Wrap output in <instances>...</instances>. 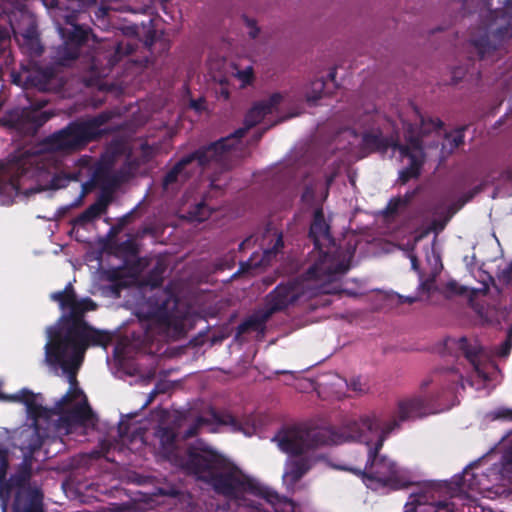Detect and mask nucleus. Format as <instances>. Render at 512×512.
Masks as SVG:
<instances>
[{"instance_id":"obj_21","label":"nucleus","mask_w":512,"mask_h":512,"mask_svg":"<svg viewBox=\"0 0 512 512\" xmlns=\"http://www.w3.org/2000/svg\"><path fill=\"white\" fill-rule=\"evenodd\" d=\"M330 227L325 221L324 213L321 209H317L314 213L312 223L309 229V237L313 240L316 248L320 246V239H329Z\"/></svg>"},{"instance_id":"obj_61","label":"nucleus","mask_w":512,"mask_h":512,"mask_svg":"<svg viewBox=\"0 0 512 512\" xmlns=\"http://www.w3.org/2000/svg\"><path fill=\"white\" fill-rule=\"evenodd\" d=\"M51 7L52 8H56L58 10H61L62 6H61L60 0H53L52 3H51Z\"/></svg>"},{"instance_id":"obj_45","label":"nucleus","mask_w":512,"mask_h":512,"mask_svg":"<svg viewBox=\"0 0 512 512\" xmlns=\"http://www.w3.org/2000/svg\"><path fill=\"white\" fill-rule=\"evenodd\" d=\"M434 287V279H426L425 281L421 282L420 289L423 292H430Z\"/></svg>"},{"instance_id":"obj_30","label":"nucleus","mask_w":512,"mask_h":512,"mask_svg":"<svg viewBox=\"0 0 512 512\" xmlns=\"http://www.w3.org/2000/svg\"><path fill=\"white\" fill-rule=\"evenodd\" d=\"M107 210L101 203L97 200L95 203L91 204L80 216L79 220L82 222H90L93 219L99 217L101 214L105 213Z\"/></svg>"},{"instance_id":"obj_18","label":"nucleus","mask_w":512,"mask_h":512,"mask_svg":"<svg viewBox=\"0 0 512 512\" xmlns=\"http://www.w3.org/2000/svg\"><path fill=\"white\" fill-rule=\"evenodd\" d=\"M311 468L308 458H298L289 461L285 466L283 479L290 485H295Z\"/></svg>"},{"instance_id":"obj_32","label":"nucleus","mask_w":512,"mask_h":512,"mask_svg":"<svg viewBox=\"0 0 512 512\" xmlns=\"http://www.w3.org/2000/svg\"><path fill=\"white\" fill-rule=\"evenodd\" d=\"M466 127L457 129L453 134L449 133L445 135L446 140L450 144V151L457 149L464 144V131Z\"/></svg>"},{"instance_id":"obj_57","label":"nucleus","mask_w":512,"mask_h":512,"mask_svg":"<svg viewBox=\"0 0 512 512\" xmlns=\"http://www.w3.org/2000/svg\"><path fill=\"white\" fill-rule=\"evenodd\" d=\"M411 264H412V268L414 270H418L419 264H418V259H417V257L415 255L411 256Z\"/></svg>"},{"instance_id":"obj_58","label":"nucleus","mask_w":512,"mask_h":512,"mask_svg":"<svg viewBox=\"0 0 512 512\" xmlns=\"http://www.w3.org/2000/svg\"><path fill=\"white\" fill-rule=\"evenodd\" d=\"M432 383L431 379H425L421 382L420 388L424 391Z\"/></svg>"},{"instance_id":"obj_36","label":"nucleus","mask_w":512,"mask_h":512,"mask_svg":"<svg viewBox=\"0 0 512 512\" xmlns=\"http://www.w3.org/2000/svg\"><path fill=\"white\" fill-rule=\"evenodd\" d=\"M488 416L492 420H512V408H498L491 411Z\"/></svg>"},{"instance_id":"obj_4","label":"nucleus","mask_w":512,"mask_h":512,"mask_svg":"<svg viewBox=\"0 0 512 512\" xmlns=\"http://www.w3.org/2000/svg\"><path fill=\"white\" fill-rule=\"evenodd\" d=\"M113 117L112 112L102 111L99 114L70 122L66 127L54 132L43 141L47 150L74 153L84 149L89 143L100 139L105 130L102 129Z\"/></svg>"},{"instance_id":"obj_41","label":"nucleus","mask_w":512,"mask_h":512,"mask_svg":"<svg viewBox=\"0 0 512 512\" xmlns=\"http://www.w3.org/2000/svg\"><path fill=\"white\" fill-rule=\"evenodd\" d=\"M114 192L109 190H101V193L97 199L99 203H101L104 207L108 208L109 204L113 200Z\"/></svg>"},{"instance_id":"obj_23","label":"nucleus","mask_w":512,"mask_h":512,"mask_svg":"<svg viewBox=\"0 0 512 512\" xmlns=\"http://www.w3.org/2000/svg\"><path fill=\"white\" fill-rule=\"evenodd\" d=\"M95 179L101 190H109L114 192L120 185V177L109 171H97Z\"/></svg>"},{"instance_id":"obj_20","label":"nucleus","mask_w":512,"mask_h":512,"mask_svg":"<svg viewBox=\"0 0 512 512\" xmlns=\"http://www.w3.org/2000/svg\"><path fill=\"white\" fill-rule=\"evenodd\" d=\"M8 469V460L5 455H0V501L3 512L7 511L13 491L16 487L6 478Z\"/></svg>"},{"instance_id":"obj_55","label":"nucleus","mask_w":512,"mask_h":512,"mask_svg":"<svg viewBox=\"0 0 512 512\" xmlns=\"http://www.w3.org/2000/svg\"><path fill=\"white\" fill-rule=\"evenodd\" d=\"M133 214H134V210L125 214L122 218H121V223L122 224H128L131 222V219L133 217Z\"/></svg>"},{"instance_id":"obj_2","label":"nucleus","mask_w":512,"mask_h":512,"mask_svg":"<svg viewBox=\"0 0 512 512\" xmlns=\"http://www.w3.org/2000/svg\"><path fill=\"white\" fill-rule=\"evenodd\" d=\"M50 298L67 310L57 324L47 328L48 341L45 345V358L51 365H60L70 374V382L76 385L75 373L90 346L106 349L113 340V334L88 324L85 314L97 309V304L89 297L78 299L74 287L68 283L61 291L53 292ZM83 391L71 386L56 403L55 413H63L64 408L83 396Z\"/></svg>"},{"instance_id":"obj_17","label":"nucleus","mask_w":512,"mask_h":512,"mask_svg":"<svg viewBox=\"0 0 512 512\" xmlns=\"http://www.w3.org/2000/svg\"><path fill=\"white\" fill-rule=\"evenodd\" d=\"M272 316L265 308L247 317L242 321L236 330V335L240 336L249 332H258L264 334L266 323Z\"/></svg>"},{"instance_id":"obj_37","label":"nucleus","mask_w":512,"mask_h":512,"mask_svg":"<svg viewBox=\"0 0 512 512\" xmlns=\"http://www.w3.org/2000/svg\"><path fill=\"white\" fill-rule=\"evenodd\" d=\"M421 122H422L424 133L430 132V131L438 132L444 126V123L439 118H435V119L430 118L427 122L424 118H422Z\"/></svg>"},{"instance_id":"obj_28","label":"nucleus","mask_w":512,"mask_h":512,"mask_svg":"<svg viewBox=\"0 0 512 512\" xmlns=\"http://www.w3.org/2000/svg\"><path fill=\"white\" fill-rule=\"evenodd\" d=\"M30 478L31 471L28 467H24L17 471L15 474H12L10 476L9 480L18 489L16 495L18 493L21 495V489L25 487V485L29 482Z\"/></svg>"},{"instance_id":"obj_60","label":"nucleus","mask_w":512,"mask_h":512,"mask_svg":"<svg viewBox=\"0 0 512 512\" xmlns=\"http://www.w3.org/2000/svg\"><path fill=\"white\" fill-rule=\"evenodd\" d=\"M124 33L125 34H136L137 33V27L136 26L126 27Z\"/></svg>"},{"instance_id":"obj_47","label":"nucleus","mask_w":512,"mask_h":512,"mask_svg":"<svg viewBox=\"0 0 512 512\" xmlns=\"http://www.w3.org/2000/svg\"><path fill=\"white\" fill-rule=\"evenodd\" d=\"M242 501L245 502V505L247 507L255 509V510L259 511V512L261 511V507H262L261 503L253 501V500H247L246 498H245V500H242Z\"/></svg>"},{"instance_id":"obj_25","label":"nucleus","mask_w":512,"mask_h":512,"mask_svg":"<svg viewBox=\"0 0 512 512\" xmlns=\"http://www.w3.org/2000/svg\"><path fill=\"white\" fill-rule=\"evenodd\" d=\"M326 82L323 78H318L310 83V89L306 93V101L309 104H315L323 96Z\"/></svg>"},{"instance_id":"obj_7","label":"nucleus","mask_w":512,"mask_h":512,"mask_svg":"<svg viewBox=\"0 0 512 512\" xmlns=\"http://www.w3.org/2000/svg\"><path fill=\"white\" fill-rule=\"evenodd\" d=\"M496 449L502 452L499 463H494L487 472L479 471V461L471 463L463 471L460 483L461 490L482 492L502 481L512 482V441L499 444Z\"/></svg>"},{"instance_id":"obj_64","label":"nucleus","mask_w":512,"mask_h":512,"mask_svg":"<svg viewBox=\"0 0 512 512\" xmlns=\"http://www.w3.org/2000/svg\"><path fill=\"white\" fill-rule=\"evenodd\" d=\"M159 491H160L161 495H170V496H175L176 495V492L174 490H172L170 492H167L164 489H160Z\"/></svg>"},{"instance_id":"obj_43","label":"nucleus","mask_w":512,"mask_h":512,"mask_svg":"<svg viewBox=\"0 0 512 512\" xmlns=\"http://www.w3.org/2000/svg\"><path fill=\"white\" fill-rule=\"evenodd\" d=\"M240 78L246 84H250L253 80V71L252 68H248L245 71L239 73Z\"/></svg>"},{"instance_id":"obj_46","label":"nucleus","mask_w":512,"mask_h":512,"mask_svg":"<svg viewBox=\"0 0 512 512\" xmlns=\"http://www.w3.org/2000/svg\"><path fill=\"white\" fill-rule=\"evenodd\" d=\"M447 289L456 294H462L463 289L458 286L455 281H450L447 283Z\"/></svg>"},{"instance_id":"obj_54","label":"nucleus","mask_w":512,"mask_h":512,"mask_svg":"<svg viewBox=\"0 0 512 512\" xmlns=\"http://www.w3.org/2000/svg\"><path fill=\"white\" fill-rule=\"evenodd\" d=\"M53 76V72L51 69H46L42 72V77L44 79V83H47Z\"/></svg>"},{"instance_id":"obj_24","label":"nucleus","mask_w":512,"mask_h":512,"mask_svg":"<svg viewBox=\"0 0 512 512\" xmlns=\"http://www.w3.org/2000/svg\"><path fill=\"white\" fill-rule=\"evenodd\" d=\"M155 435L159 439L163 449L172 451L176 448L177 434L172 427H159Z\"/></svg>"},{"instance_id":"obj_6","label":"nucleus","mask_w":512,"mask_h":512,"mask_svg":"<svg viewBox=\"0 0 512 512\" xmlns=\"http://www.w3.org/2000/svg\"><path fill=\"white\" fill-rule=\"evenodd\" d=\"M362 145L370 152H385L391 147L394 151L399 152L402 159H407L408 165L399 172V181L402 184L420 176L425 161L421 136L409 135L406 137V143L402 144L384 137L381 132H365L362 136Z\"/></svg>"},{"instance_id":"obj_22","label":"nucleus","mask_w":512,"mask_h":512,"mask_svg":"<svg viewBox=\"0 0 512 512\" xmlns=\"http://www.w3.org/2000/svg\"><path fill=\"white\" fill-rule=\"evenodd\" d=\"M489 279L493 287L501 296L509 294L512 285V262L506 265V267L497 275L496 279L492 277H489Z\"/></svg>"},{"instance_id":"obj_11","label":"nucleus","mask_w":512,"mask_h":512,"mask_svg":"<svg viewBox=\"0 0 512 512\" xmlns=\"http://www.w3.org/2000/svg\"><path fill=\"white\" fill-rule=\"evenodd\" d=\"M147 319L158 325L176 328L181 324L183 313L179 309V299L172 292L163 291L149 300Z\"/></svg>"},{"instance_id":"obj_40","label":"nucleus","mask_w":512,"mask_h":512,"mask_svg":"<svg viewBox=\"0 0 512 512\" xmlns=\"http://www.w3.org/2000/svg\"><path fill=\"white\" fill-rule=\"evenodd\" d=\"M243 20H244L246 26L249 28V32H248L249 36L252 39H255L260 32V29L257 26L256 21L254 19L248 18L247 16H243Z\"/></svg>"},{"instance_id":"obj_13","label":"nucleus","mask_w":512,"mask_h":512,"mask_svg":"<svg viewBox=\"0 0 512 512\" xmlns=\"http://www.w3.org/2000/svg\"><path fill=\"white\" fill-rule=\"evenodd\" d=\"M0 399L24 404L26 406L28 417L32 420V426L34 427L37 436L39 438L48 436L46 430L41 427L40 422H49L50 410L37 402V395L34 392L27 388H23L14 394H0Z\"/></svg>"},{"instance_id":"obj_39","label":"nucleus","mask_w":512,"mask_h":512,"mask_svg":"<svg viewBox=\"0 0 512 512\" xmlns=\"http://www.w3.org/2000/svg\"><path fill=\"white\" fill-rule=\"evenodd\" d=\"M207 420L204 417H198L196 422L191 425L184 433L185 438H192L198 434L199 428L206 424Z\"/></svg>"},{"instance_id":"obj_34","label":"nucleus","mask_w":512,"mask_h":512,"mask_svg":"<svg viewBox=\"0 0 512 512\" xmlns=\"http://www.w3.org/2000/svg\"><path fill=\"white\" fill-rule=\"evenodd\" d=\"M210 215V210L207 205L203 202L198 203L192 211H190V216L196 221L202 222L205 221Z\"/></svg>"},{"instance_id":"obj_38","label":"nucleus","mask_w":512,"mask_h":512,"mask_svg":"<svg viewBox=\"0 0 512 512\" xmlns=\"http://www.w3.org/2000/svg\"><path fill=\"white\" fill-rule=\"evenodd\" d=\"M120 250L131 256H136L139 252L136 242L131 239L123 241L120 244Z\"/></svg>"},{"instance_id":"obj_27","label":"nucleus","mask_w":512,"mask_h":512,"mask_svg":"<svg viewBox=\"0 0 512 512\" xmlns=\"http://www.w3.org/2000/svg\"><path fill=\"white\" fill-rule=\"evenodd\" d=\"M211 415L215 423L219 425L231 426L235 431L240 430L239 421L231 413L213 411Z\"/></svg>"},{"instance_id":"obj_10","label":"nucleus","mask_w":512,"mask_h":512,"mask_svg":"<svg viewBox=\"0 0 512 512\" xmlns=\"http://www.w3.org/2000/svg\"><path fill=\"white\" fill-rule=\"evenodd\" d=\"M283 96L281 93H273L268 99L256 102L246 113L244 118V127L235 130L232 134L222 137L221 139H228L221 144L223 146L219 150V155L226 162L230 151L236 146L238 141L244 137L246 132L260 123L264 117L271 114L274 109L282 102Z\"/></svg>"},{"instance_id":"obj_5","label":"nucleus","mask_w":512,"mask_h":512,"mask_svg":"<svg viewBox=\"0 0 512 512\" xmlns=\"http://www.w3.org/2000/svg\"><path fill=\"white\" fill-rule=\"evenodd\" d=\"M7 179L0 178V205L9 206L20 194L28 197L43 190L39 184L25 186L27 181H37L43 174V167L38 163V156L25 151L14 155L7 163Z\"/></svg>"},{"instance_id":"obj_31","label":"nucleus","mask_w":512,"mask_h":512,"mask_svg":"<svg viewBox=\"0 0 512 512\" xmlns=\"http://www.w3.org/2000/svg\"><path fill=\"white\" fill-rule=\"evenodd\" d=\"M512 348V323L507 324L505 341L495 348L494 354L499 358H507Z\"/></svg>"},{"instance_id":"obj_26","label":"nucleus","mask_w":512,"mask_h":512,"mask_svg":"<svg viewBox=\"0 0 512 512\" xmlns=\"http://www.w3.org/2000/svg\"><path fill=\"white\" fill-rule=\"evenodd\" d=\"M415 194V191L411 193H406L404 197H398V198H392L388 202L386 208H385V214L387 216H391L396 214L400 208L406 207L411 202L413 196Z\"/></svg>"},{"instance_id":"obj_12","label":"nucleus","mask_w":512,"mask_h":512,"mask_svg":"<svg viewBox=\"0 0 512 512\" xmlns=\"http://www.w3.org/2000/svg\"><path fill=\"white\" fill-rule=\"evenodd\" d=\"M228 139H219L215 142H212L206 146L200 147L198 150L190 153L183 158H181L164 176L163 178V187L168 188L170 185L177 182L178 177L182 174L186 166L191 164L194 161H197L199 166L203 167L210 163H216L219 165H224L225 162L219 155V150L223 146L222 143L227 141Z\"/></svg>"},{"instance_id":"obj_44","label":"nucleus","mask_w":512,"mask_h":512,"mask_svg":"<svg viewBox=\"0 0 512 512\" xmlns=\"http://www.w3.org/2000/svg\"><path fill=\"white\" fill-rule=\"evenodd\" d=\"M49 118H50V116L47 113L42 112L35 120V123H34L35 128L42 126L44 123H46L49 120Z\"/></svg>"},{"instance_id":"obj_62","label":"nucleus","mask_w":512,"mask_h":512,"mask_svg":"<svg viewBox=\"0 0 512 512\" xmlns=\"http://www.w3.org/2000/svg\"><path fill=\"white\" fill-rule=\"evenodd\" d=\"M266 130H267V129H263L262 131L257 132V133L254 135V140H255V141H259V140L262 138V136H263V134L265 133V131H266Z\"/></svg>"},{"instance_id":"obj_29","label":"nucleus","mask_w":512,"mask_h":512,"mask_svg":"<svg viewBox=\"0 0 512 512\" xmlns=\"http://www.w3.org/2000/svg\"><path fill=\"white\" fill-rule=\"evenodd\" d=\"M270 242L272 245L264 249V257L268 261L275 257L283 249L284 241L282 233L275 232L273 234V239H271Z\"/></svg>"},{"instance_id":"obj_48","label":"nucleus","mask_w":512,"mask_h":512,"mask_svg":"<svg viewBox=\"0 0 512 512\" xmlns=\"http://www.w3.org/2000/svg\"><path fill=\"white\" fill-rule=\"evenodd\" d=\"M464 74H465V72L462 70V68H455L452 71V79H453L454 83H457L458 80H460Z\"/></svg>"},{"instance_id":"obj_53","label":"nucleus","mask_w":512,"mask_h":512,"mask_svg":"<svg viewBox=\"0 0 512 512\" xmlns=\"http://www.w3.org/2000/svg\"><path fill=\"white\" fill-rule=\"evenodd\" d=\"M399 301H400L401 303H408V304H412V303H414V302H416V301H417V297H410V296L405 297V296H399Z\"/></svg>"},{"instance_id":"obj_33","label":"nucleus","mask_w":512,"mask_h":512,"mask_svg":"<svg viewBox=\"0 0 512 512\" xmlns=\"http://www.w3.org/2000/svg\"><path fill=\"white\" fill-rule=\"evenodd\" d=\"M165 268L162 264L158 263L149 273L148 282L153 287L160 286L163 282V273Z\"/></svg>"},{"instance_id":"obj_3","label":"nucleus","mask_w":512,"mask_h":512,"mask_svg":"<svg viewBox=\"0 0 512 512\" xmlns=\"http://www.w3.org/2000/svg\"><path fill=\"white\" fill-rule=\"evenodd\" d=\"M186 469L213 491L230 500H245V493L263 498L271 505L290 504L291 500L242 473L223 455L209 449L197 452L190 448Z\"/></svg>"},{"instance_id":"obj_49","label":"nucleus","mask_w":512,"mask_h":512,"mask_svg":"<svg viewBox=\"0 0 512 512\" xmlns=\"http://www.w3.org/2000/svg\"><path fill=\"white\" fill-rule=\"evenodd\" d=\"M203 104H204V100L202 98L191 101V107L197 111H200L203 109Z\"/></svg>"},{"instance_id":"obj_16","label":"nucleus","mask_w":512,"mask_h":512,"mask_svg":"<svg viewBox=\"0 0 512 512\" xmlns=\"http://www.w3.org/2000/svg\"><path fill=\"white\" fill-rule=\"evenodd\" d=\"M300 295L301 286L298 281L289 280L286 283H280L267 294L264 308L272 316L296 302Z\"/></svg>"},{"instance_id":"obj_52","label":"nucleus","mask_w":512,"mask_h":512,"mask_svg":"<svg viewBox=\"0 0 512 512\" xmlns=\"http://www.w3.org/2000/svg\"><path fill=\"white\" fill-rule=\"evenodd\" d=\"M350 387L352 388L353 391H356V392H362L363 389L361 387V383L359 380H352L351 383H350Z\"/></svg>"},{"instance_id":"obj_56","label":"nucleus","mask_w":512,"mask_h":512,"mask_svg":"<svg viewBox=\"0 0 512 512\" xmlns=\"http://www.w3.org/2000/svg\"><path fill=\"white\" fill-rule=\"evenodd\" d=\"M336 75H337V69L336 67H333L332 69H330L329 73H328V78L331 80V81H335V78H336Z\"/></svg>"},{"instance_id":"obj_59","label":"nucleus","mask_w":512,"mask_h":512,"mask_svg":"<svg viewBox=\"0 0 512 512\" xmlns=\"http://www.w3.org/2000/svg\"><path fill=\"white\" fill-rule=\"evenodd\" d=\"M480 191V187H476L473 191L469 192L466 198V201H469L473 198V196Z\"/></svg>"},{"instance_id":"obj_63","label":"nucleus","mask_w":512,"mask_h":512,"mask_svg":"<svg viewBox=\"0 0 512 512\" xmlns=\"http://www.w3.org/2000/svg\"><path fill=\"white\" fill-rule=\"evenodd\" d=\"M450 505V503L448 502H445V501H440L438 502V507L439 508H442V509H446L448 510V506Z\"/></svg>"},{"instance_id":"obj_14","label":"nucleus","mask_w":512,"mask_h":512,"mask_svg":"<svg viewBox=\"0 0 512 512\" xmlns=\"http://www.w3.org/2000/svg\"><path fill=\"white\" fill-rule=\"evenodd\" d=\"M136 47V42L127 38L105 40L101 44L99 52H97V55L93 58V66L105 60V68L111 70L124 57L131 55Z\"/></svg>"},{"instance_id":"obj_1","label":"nucleus","mask_w":512,"mask_h":512,"mask_svg":"<svg viewBox=\"0 0 512 512\" xmlns=\"http://www.w3.org/2000/svg\"><path fill=\"white\" fill-rule=\"evenodd\" d=\"M433 401H435L433 396H412L399 400L395 418L383 427L375 415H363L357 419L347 420L341 427L285 428L273 437V441L278 443L281 451L295 456L323 445H339L345 442L364 443L368 447L364 470H349L394 490L402 489L408 487L410 483L400 477L397 465L379 452L388 435L399 428L400 422L426 416L430 413V404Z\"/></svg>"},{"instance_id":"obj_35","label":"nucleus","mask_w":512,"mask_h":512,"mask_svg":"<svg viewBox=\"0 0 512 512\" xmlns=\"http://www.w3.org/2000/svg\"><path fill=\"white\" fill-rule=\"evenodd\" d=\"M75 176L71 175H54L51 179L50 187L52 189L64 188L71 180H75Z\"/></svg>"},{"instance_id":"obj_8","label":"nucleus","mask_w":512,"mask_h":512,"mask_svg":"<svg viewBox=\"0 0 512 512\" xmlns=\"http://www.w3.org/2000/svg\"><path fill=\"white\" fill-rule=\"evenodd\" d=\"M60 16L70 27L65 28L57 23V30L63 43L52 50L51 58L56 65L70 66L79 57L80 50L87 43L92 30L77 23V10Z\"/></svg>"},{"instance_id":"obj_42","label":"nucleus","mask_w":512,"mask_h":512,"mask_svg":"<svg viewBox=\"0 0 512 512\" xmlns=\"http://www.w3.org/2000/svg\"><path fill=\"white\" fill-rule=\"evenodd\" d=\"M156 40H157L156 31L149 30L146 34L145 45L148 48H151L156 43Z\"/></svg>"},{"instance_id":"obj_19","label":"nucleus","mask_w":512,"mask_h":512,"mask_svg":"<svg viewBox=\"0 0 512 512\" xmlns=\"http://www.w3.org/2000/svg\"><path fill=\"white\" fill-rule=\"evenodd\" d=\"M60 414L62 415V420L67 423L85 424L92 418L93 411L87 400L84 399L82 403L75 404L71 409L66 410L64 408V412Z\"/></svg>"},{"instance_id":"obj_51","label":"nucleus","mask_w":512,"mask_h":512,"mask_svg":"<svg viewBox=\"0 0 512 512\" xmlns=\"http://www.w3.org/2000/svg\"><path fill=\"white\" fill-rule=\"evenodd\" d=\"M92 189V183L90 182H85L82 184V192L80 194V200L87 194L91 191Z\"/></svg>"},{"instance_id":"obj_50","label":"nucleus","mask_w":512,"mask_h":512,"mask_svg":"<svg viewBox=\"0 0 512 512\" xmlns=\"http://www.w3.org/2000/svg\"><path fill=\"white\" fill-rule=\"evenodd\" d=\"M253 236H249L245 238L240 244H239V250H244L247 247H250V245L253 243Z\"/></svg>"},{"instance_id":"obj_9","label":"nucleus","mask_w":512,"mask_h":512,"mask_svg":"<svg viewBox=\"0 0 512 512\" xmlns=\"http://www.w3.org/2000/svg\"><path fill=\"white\" fill-rule=\"evenodd\" d=\"M445 346L448 349L458 350L470 364L478 378L483 381L492 379V374L497 370V366L489 358L478 340L467 337L448 338Z\"/></svg>"},{"instance_id":"obj_15","label":"nucleus","mask_w":512,"mask_h":512,"mask_svg":"<svg viewBox=\"0 0 512 512\" xmlns=\"http://www.w3.org/2000/svg\"><path fill=\"white\" fill-rule=\"evenodd\" d=\"M349 268L348 263L339 261L334 255L325 252L307 269L306 276L309 280L331 282L337 276L345 274Z\"/></svg>"}]
</instances>
